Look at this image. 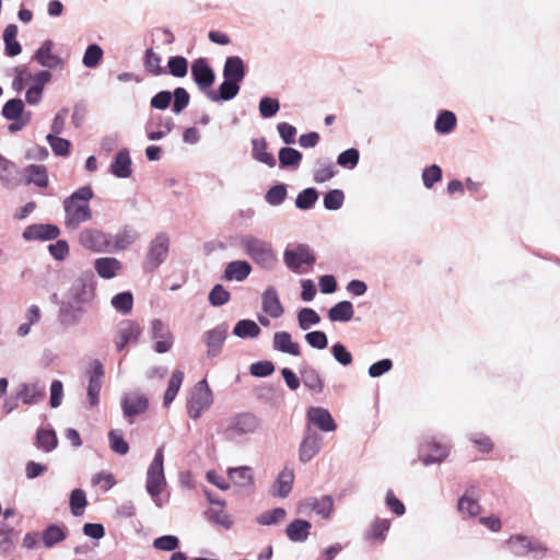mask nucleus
<instances>
[{
    "label": "nucleus",
    "mask_w": 560,
    "mask_h": 560,
    "mask_svg": "<svg viewBox=\"0 0 560 560\" xmlns=\"http://www.w3.org/2000/svg\"><path fill=\"white\" fill-rule=\"evenodd\" d=\"M261 425L262 421L258 416L243 411L228 418L219 433L224 441L242 445L247 443L249 436L256 434Z\"/></svg>",
    "instance_id": "1"
},
{
    "label": "nucleus",
    "mask_w": 560,
    "mask_h": 560,
    "mask_svg": "<svg viewBox=\"0 0 560 560\" xmlns=\"http://www.w3.org/2000/svg\"><path fill=\"white\" fill-rule=\"evenodd\" d=\"M93 195L90 186H83L63 200L65 225L68 230H77L82 223L92 219L89 201Z\"/></svg>",
    "instance_id": "2"
},
{
    "label": "nucleus",
    "mask_w": 560,
    "mask_h": 560,
    "mask_svg": "<svg viewBox=\"0 0 560 560\" xmlns=\"http://www.w3.org/2000/svg\"><path fill=\"white\" fill-rule=\"evenodd\" d=\"M240 245L244 253L260 268L272 270L277 262V256L272 244L252 234L240 237Z\"/></svg>",
    "instance_id": "3"
},
{
    "label": "nucleus",
    "mask_w": 560,
    "mask_h": 560,
    "mask_svg": "<svg viewBox=\"0 0 560 560\" xmlns=\"http://www.w3.org/2000/svg\"><path fill=\"white\" fill-rule=\"evenodd\" d=\"M167 481L164 474V445L160 446L150 463L145 474V490L155 506L162 508L164 501L161 498Z\"/></svg>",
    "instance_id": "4"
},
{
    "label": "nucleus",
    "mask_w": 560,
    "mask_h": 560,
    "mask_svg": "<svg viewBox=\"0 0 560 560\" xmlns=\"http://www.w3.org/2000/svg\"><path fill=\"white\" fill-rule=\"evenodd\" d=\"M505 545L514 556H529L533 560H541L548 552V547L538 538L522 534L510 536Z\"/></svg>",
    "instance_id": "5"
},
{
    "label": "nucleus",
    "mask_w": 560,
    "mask_h": 560,
    "mask_svg": "<svg viewBox=\"0 0 560 560\" xmlns=\"http://www.w3.org/2000/svg\"><path fill=\"white\" fill-rule=\"evenodd\" d=\"M96 279L91 271H84L78 276L68 291V299L82 305L90 304L95 299Z\"/></svg>",
    "instance_id": "6"
},
{
    "label": "nucleus",
    "mask_w": 560,
    "mask_h": 560,
    "mask_svg": "<svg viewBox=\"0 0 560 560\" xmlns=\"http://www.w3.org/2000/svg\"><path fill=\"white\" fill-rule=\"evenodd\" d=\"M213 402L212 392L203 378L191 389L187 398V413L191 419H199L202 411L210 408Z\"/></svg>",
    "instance_id": "7"
},
{
    "label": "nucleus",
    "mask_w": 560,
    "mask_h": 560,
    "mask_svg": "<svg viewBox=\"0 0 560 560\" xmlns=\"http://www.w3.org/2000/svg\"><path fill=\"white\" fill-rule=\"evenodd\" d=\"M170 250V237L165 232H160L150 242L149 249L143 264L145 271H153L159 268L167 258Z\"/></svg>",
    "instance_id": "8"
},
{
    "label": "nucleus",
    "mask_w": 560,
    "mask_h": 560,
    "mask_svg": "<svg viewBox=\"0 0 560 560\" xmlns=\"http://www.w3.org/2000/svg\"><path fill=\"white\" fill-rule=\"evenodd\" d=\"M112 238V234L93 228L84 229L79 234L80 245L94 253H113Z\"/></svg>",
    "instance_id": "9"
},
{
    "label": "nucleus",
    "mask_w": 560,
    "mask_h": 560,
    "mask_svg": "<svg viewBox=\"0 0 560 560\" xmlns=\"http://www.w3.org/2000/svg\"><path fill=\"white\" fill-rule=\"evenodd\" d=\"M120 407L124 418L129 424H132L136 417L148 410L149 399L144 394L138 390L128 392L122 395Z\"/></svg>",
    "instance_id": "10"
},
{
    "label": "nucleus",
    "mask_w": 560,
    "mask_h": 560,
    "mask_svg": "<svg viewBox=\"0 0 560 560\" xmlns=\"http://www.w3.org/2000/svg\"><path fill=\"white\" fill-rule=\"evenodd\" d=\"M451 452V445L441 443L434 438L422 443L419 451V459L425 465L442 463L447 458Z\"/></svg>",
    "instance_id": "11"
},
{
    "label": "nucleus",
    "mask_w": 560,
    "mask_h": 560,
    "mask_svg": "<svg viewBox=\"0 0 560 560\" xmlns=\"http://www.w3.org/2000/svg\"><path fill=\"white\" fill-rule=\"evenodd\" d=\"M142 329L140 325L130 319H124L117 325L114 343L117 352L124 351L128 345H137L139 342Z\"/></svg>",
    "instance_id": "12"
},
{
    "label": "nucleus",
    "mask_w": 560,
    "mask_h": 560,
    "mask_svg": "<svg viewBox=\"0 0 560 560\" xmlns=\"http://www.w3.org/2000/svg\"><path fill=\"white\" fill-rule=\"evenodd\" d=\"M149 336L152 340H155L153 350L156 353L168 352L174 343L173 334L167 324L159 318H154L150 322Z\"/></svg>",
    "instance_id": "13"
},
{
    "label": "nucleus",
    "mask_w": 560,
    "mask_h": 560,
    "mask_svg": "<svg viewBox=\"0 0 560 560\" xmlns=\"http://www.w3.org/2000/svg\"><path fill=\"white\" fill-rule=\"evenodd\" d=\"M315 260L314 252L307 244H299L295 248H287L283 253L285 266L295 273L300 272L302 265L312 266Z\"/></svg>",
    "instance_id": "14"
},
{
    "label": "nucleus",
    "mask_w": 560,
    "mask_h": 560,
    "mask_svg": "<svg viewBox=\"0 0 560 560\" xmlns=\"http://www.w3.org/2000/svg\"><path fill=\"white\" fill-rule=\"evenodd\" d=\"M85 313L86 310L82 304L67 299L59 305L58 322L63 328H71L81 323Z\"/></svg>",
    "instance_id": "15"
},
{
    "label": "nucleus",
    "mask_w": 560,
    "mask_h": 560,
    "mask_svg": "<svg viewBox=\"0 0 560 560\" xmlns=\"http://www.w3.org/2000/svg\"><path fill=\"white\" fill-rule=\"evenodd\" d=\"M191 77L200 91L207 92L215 81V74L207 58L200 57L191 65Z\"/></svg>",
    "instance_id": "16"
},
{
    "label": "nucleus",
    "mask_w": 560,
    "mask_h": 560,
    "mask_svg": "<svg viewBox=\"0 0 560 560\" xmlns=\"http://www.w3.org/2000/svg\"><path fill=\"white\" fill-rule=\"evenodd\" d=\"M322 446L323 436L311 427H307L299 447L300 462L308 463L312 460L320 452Z\"/></svg>",
    "instance_id": "17"
},
{
    "label": "nucleus",
    "mask_w": 560,
    "mask_h": 560,
    "mask_svg": "<svg viewBox=\"0 0 560 560\" xmlns=\"http://www.w3.org/2000/svg\"><path fill=\"white\" fill-rule=\"evenodd\" d=\"M316 427L323 432H334L337 424L330 412L323 407H310L306 411V428Z\"/></svg>",
    "instance_id": "18"
},
{
    "label": "nucleus",
    "mask_w": 560,
    "mask_h": 560,
    "mask_svg": "<svg viewBox=\"0 0 560 560\" xmlns=\"http://www.w3.org/2000/svg\"><path fill=\"white\" fill-rule=\"evenodd\" d=\"M60 235V229L51 223H34L25 228L22 236L25 241H52Z\"/></svg>",
    "instance_id": "19"
},
{
    "label": "nucleus",
    "mask_w": 560,
    "mask_h": 560,
    "mask_svg": "<svg viewBox=\"0 0 560 560\" xmlns=\"http://www.w3.org/2000/svg\"><path fill=\"white\" fill-rule=\"evenodd\" d=\"M0 183L7 189H15L22 184L18 165L0 154Z\"/></svg>",
    "instance_id": "20"
},
{
    "label": "nucleus",
    "mask_w": 560,
    "mask_h": 560,
    "mask_svg": "<svg viewBox=\"0 0 560 560\" xmlns=\"http://www.w3.org/2000/svg\"><path fill=\"white\" fill-rule=\"evenodd\" d=\"M228 336V325L221 324L213 329L207 330L202 338L206 342L208 357L214 358L220 354Z\"/></svg>",
    "instance_id": "21"
},
{
    "label": "nucleus",
    "mask_w": 560,
    "mask_h": 560,
    "mask_svg": "<svg viewBox=\"0 0 560 560\" xmlns=\"http://www.w3.org/2000/svg\"><path fill=\"white\" fill-rule=\"evenodd\" d=\"M103 375V364L98 360H95L92 364L88 384V400L90 407H96L100 404V393L102 388Z\"/></svg>",
    "instance_id": "22"
},
{
    "label": "nucleus",
    "mask_w": 560,
    "mask_h": 560,
    "mask_svg": "<svg viewBox=\"0 0 560 560\" xmlns=\"http://www.w3.org/2000/svg\"><path fill=\"white\" fill-rule=\"evenodd\" d=\"M54 46L55 44L51 39L44 40L39 48L35 51L33 60L47 69L61 67L63 61L58 55L52 54Z\"/></svg>",
    "instance_id": "23"
},
{
    "label": "nucleus",
    "mask_w": 560,
    "mask_h": 560,
    "mask_svg": "<svg viewBox=\"0 0 560 560\" xmlns=\"http://www.w3.org/2000/svg\"><path fill=\"white\" fill-rule=\"evenodd\" d=\"M262 311L272 318L282 316L284 310L280 302L278 291L275 287L269 285L261 295Z\"/></svg>",
    "instance_id": "24"
},
{
    "label": "nucleus",
    "mask_w": 560,
    "mask_h": 560,
    "mask_svg": "<svg viewBox=\"0 0 560 560\" xmlns=\"http://www.w3.org/2000/svg\"><path fill=\"white\" fill-rule=\"evenodd\" d=\"M299 373L303 385L316 394L324 392V381L319 372L312 365L303 363L299 366Z\"/></svg>",
    "instance_id": "25"
},
{
    "label": "nucleus",
    "mask_w": 560,
    "mask_h": 560,
    "mask_svg": "<svg viewBox=\"0 0 560 560\" xmlns=\"http://www.w3.org/2000/svg\"><path fill=\"white\" fill-rule=\"evenodd\" d=\"M110 173L117 178H129L132 174V162L128 149H121L110 164Z\"/></svg>",
    "instance_id": "26"
},
{
    "label": "nucleus",
    "mask_w": 560,
    "mask_h": 560,
    "mask_svg": "<svg viewBox=\"0 0 560 560\" xmlns=\"http://www.w3.org/2000/svg\"><path fill=\"white\" fill-rule=\"evenodd\" d=\"M16 394L24 405H36L43 401L46 396L45 388L39 386L37 382L22 383Z\"/></svg>",
    "instance_id": "27"
},
{
    "label": "nucleus",
    "mask_w": 560,
    "mask_h": 560,
    "mask_svg": "<svg viewBox=\"0 0 560 560\" xmlns=\"http://www.w3.org/2000/svg\"><path fill=\"white\" fill-rule=\"evenodd\" d=\"M19 533L5 522H0V556H11L16 547Z\"/></svg>",
    "instance_id": "28"
},
{
    "label": "nucleus",
    "mask_w": 560,
    "mask_h": 560,
    "mask_svg": "<svg viewBox=\"0 0 560 560\" xmlns=\"http://www.w3.org/2000/svg\"><path fill=\"white\" fill-rule=\"evenodd\" d=\"M252 144V158L259 163L267 165L270 168H273L277 164V160L272 153L267 151L268 144L267 140L261 138H253L250 140Z\"/></svg>",
    "instance_id": "29"
},
{
    "label": "nucleus",
    "mask_w": 560,
    "mask_h": 560,
    "mask_svg": "<svg viewBox=\"0 0 560 560\" xmlns=\"http://www.w3.org/2000/svg\"><path fill=\"white\" fill-rule=\"evenodd\" d=\"M241 83L226 79L219 85L218 92L209 90L207 97L212 102H226L233 100L240 92Z\"/></svg>",
    "instance_id": "30"
},
{
    "label": "nucleus",
    "mask_w": 560,
    "mask_h": 560,
    "mask_svg": "<svg viewBox=\"0 0 560 560\" xmlns=\"http://www.w3.org/2000/svg\"><path fill=\"white\" fill-rule=\"evenodd\" d=\"M246 75L245 63L238 56H230L223 66V79L241 83Z\"/></svg>",
    "instance_id": "31"
},
{
    "label": "nucleus",
    "mask_w": 560,
    "mask_h": 560,
    "mask_svg": "<svg viewBox=\"0 0 560 560\" xmlns=\"http://www.w3.org/2000/svg\"><path fill=\"white\" fill-rule=\"evenodd\" d=\"M253 268L246 260H234L225 266L222 278L225 281H244L252 272Z\"/></svg>",
    "instance_id": "32"
},
{
    "label": "nucleus",
    "mask_w": 560,
    "mask_h": 560,
    "mask_svg": "<svg viewBox=\"0 0 560 560\" xmlns=\"http://www.w3.org/2000/svg\"><path fill=\"white\" fill-rule=\"evenodd\" d=\"M22 173L25 184H34L40 188L48 186L49 179L46 166L39 164H31L24 167Z\"/></svg>",
    "instance_id": "33"
},
{
    "label": "nucleus",
    "mask_w": 560,
    "mask_h": 560,
    "mask_svg": "<svg viewBox=\"0 0 560 560\" xmlns=\"http://www.w3.org/2000/svg\"><path fill=\"white\" fill-rule=\"evenodd\" d=\"M122 264L115 257H100L94 260V269L103 279H113L121 270Z\"/></svg>",
    "instance_id": "34"
},
{
    "label": "nucleus",
    "mask_w": 560,
    "mask_h": 560,
    "mask_svg": "<svg viewBox=\"0 0 560 560\" xmlns=\"http://www.w3.org/2000/svg\"><path fill=\"white\" fill-rule=\"evenodd\" d=\"M272 346L276 351L298 357L301 354L300 345L292 340L288 331H277L273 335Z\"/></svg>",
    "instance_id": "35"
},
{
    "label": "nucleus",
    "mask_w": 560,
    "mask_h": 560,
    "mask_svg": "<svg viewBox=\"0 0 560 560\" xmlns=\"http://www.w3.org/2000/svg\"><path fill=\"white\" fill-rule=\"evenodd\" d=\"M138 237L139 234L133 228H131L130 225H125L112 238L113 252L127 249L138 240Z\"/></svg>",
    "instance_id": "36"
},
{
    "label": "nucleus",
    "mask_w": 560,
    "mask_h": 560,
    "mask_svg": "<svg viewBox=\"0 0 560 560\" xmlns=\"http://www.w3.org/2000/svg\"><path fill=\"white\" fill-rule=\"evenodd\" d=\"M312 524L302 518H295L285 528V534L291 541L303 542L310 536Z\"/></svg>",
    "instance_id": "37"
},
{
    "label": "nucleus",
    "mask_w": 560,
    "mask_h": 560,
    "mask_svg": "<svg viewBox=\"0 0 560 560\" xmlns=\"http://www.w3.org/2000/svg\"><path fill=\"white\" fill-rule=\"evenodd\" d=\"M336 173L335 165L329 158H318L314 164L313 180L316 184H323L331 179Z\"/></svg>",
    "instance_id": "38"
},
{
    "label": "nucleus",
    "mask_w": 560,
    "mask_h": 560,
    "mask_svg": "<svg viewBox=\"0 0 560 560\" xmlns=\"http://www.w3.org/2000/svg\"><path fill=\"white\" fill-rule=\"evenodd\" d=\"M294 481V471L285 467L279 475L272 487V495L279 498H287L292 490Z\"/></svg>",
    "instance_id": "39"
},
{
    "label": "nucleus",
    "mask_w": 560,
    "mask_h": 560,
    "mask_svg": "<svg viewBox=\"0 0 560 560\" xmlns=\"http://www.w3.org/2000/svg\"><path fill=\"white\" fill-rule=\"evenodd\" d=\"M302 159L303 154L290 145L281 148L278 152L280 168L298 170Z\"/></svg>",
    "instance_id": "40"
},
{
    "label": "nucleus",
    "mask_w": 560,
    "mask_h": 560,
    "mask_svg": "<svg viewBox=\"0 0 560 560\" xmlns=\"http://www.w3.org/2000/svg\"><path fill=\"white\" fill-rule=\"evenodd\" d=\"M228 476L236 487L249 488L254 486L253 469L248 466L229 468Z\"/></svg>",
    "instance_id": "41"
},
{
    "label": "nucleus",
    "mask_w": 560,
    "mask_h": 560,
    "mask_svg": "<svg viewBox=\"0 0 560 560\" xmlns=\"http://www.w3.org/2000/svg\"><path fill=\"white\" fill-rule=\"evenodd\" d=\"M390 528V521L387 518H376L365 530L364 539L370 541L383 542L386 539L387 532Z\"/></svg>",
    "instance_id": "42"
},
{
    "label": "nucleus",
    "mask_w": 560,
    "mask_h": 560,
    "mask_svg": "<svg viewBox=\"0 0 560 560\" xmlns=\"http://www.w3.org/2000/svg\"><path fill=\"white\" fill-rule=\"evenodd\" d=\"M476 489L477 487L471 485L467 488L465 494L459 498L457 509L462 514H467L468 516H476L479 514L480 505L478 501L471 497Z\"/></svg>",
    "instance_id": "43"
},
{
    "label": "nucleus",
    "mask_w": 560,
    "mask_h": 560,
    "mask_svg": "<svg viewBox=\"0 0 560 560\" xmlns=\"http://www.w3.org/2000/svg\"><path fill=\"white\" fill-rule=\"evenodd\" d=\"M354 314L353 305L350 301H340L328 310V318L330 322H349Z\"/></svg>",
    "instance_id": "44"
},
{
    "label": "nucleus",
    "mask_w": 560,
    "mask_h": 560,
    "mask_svg": "<svg viewBox=\"0 0 560 560\" xmlns=\"http://www.w3.org/2000/svg\"><path fill=\"white\" fill-rule=\"evenodd\" d=\"M18 26L15 24H9L3 31L4 51L9 57H15L21 54L22 46L16 40Z\"/></svg>",
    "instance_id": "45"
},
{
    "label": "nucleus",
    "mask_w": 560,
    "mask_h": 560,
    "mask_svg": "<svg viewBox=\"0 0 560 560\" xmlns=\"http://www.w3.org/2000/svg\"><path fill=\"white\" fill-rule=\"evenodd\" d=\"M36 446L44 452H51L58 445L57 434L54 429L39 428L36 432Z\"/></svg>",
    "instance_id": "46"
},
{
    "label": "nucleus",
    "mask_w": 560,
    "mask_h": 560,
    "mask_svg": "<svg viewBox=\"0 0 560 560\" xmlns=\"http://www.w3.org/2000/svg\"><path fill=\"white\" fill-rule=\"evenodd\" d=\"M184 380V372L180 370H175L172 373V376L168 381L167 388L164 394L163 398V406L168 407L175 399L176 395L179 392V388L182 386Z\"/></svg>",
    "instance_id": "47"
},
{
    "label": "nucleus",
    "mask_w": 560,
    "mask_h": 560,
    "mask_svg": "<svg viewBox=\"0 0 560 560\" xmlns=\"http://www.w3.org/2000/svg\"><path fill=\"white\" fill-rule=\"evenodd\" d=\"M205 517L209 523L218 525L223 529H230L233 525L232 516L224 512L222 508H209L205 511Z\"/></svg>",
    "instance_id": "48"
},
{
    "label": "nucleus",
    "mask_w": 560,
    "mask_h": 560,
    "mask_svg": "<svg viewBox=\"0 0 560 560\" xmlns=\"http://www.w3.org/2000/svg\"><path fill=\"white\" fill-rule=\"evenodd\" d=\"M456 122L457 119L455 114L451 110L444 109L439 113L434 122V128L438 133L447 135L455 129Z\"/></svg>",
    "instance_id": "49"
},
{
    "label": "nucleus",
    "mask_w": 560,
    "mask_h": 560,
    "mask_svg": "<svg viewBox=\"0 0 560 560\" xmlns=\"http://www.w3.org/2000/svg\"><path fill=\"white\" fill-rule=\"evenodd\" d=\"M310 508L324 520H328L334 511V499L329 494L320 498H313Z\"/></svg>",
    "instance_id": "50"
},
{
    "label": "nucleus",
    "mask_w": 560,
    "mask_h": 560,
    "mask_svg": "<svg viewBox=\"0 0 560 560\" xmlns=\"http://www.w3.org/2000/svg\"><path fill=\"white\" fill-rule=\"evenodd\" d=\"M161 56L154 52L152 48H148L144 51L143 66L150 74L154 77L166 74V70L161 66Z\"/></svg>",
    "instance_id": "51"
},
{
    "label": "nucleus",
    "mask_w": 560,
    "mask_h": 560,
    "mask_svg": "<svg viewBox=\"0 0 560 560\" xmlns=\"http://www.w3.org/2000/svg\"><path fill=\"white\" fill-rule=\"evenodd\" d=\"M43 544L46 548H51L58 542L67 538V534L62 527L57 524L47 526L42 534Z\"/></svg>",
    "instance_id": "52"
},
{
    "label": "nucleus",
    "mask_w": 560,
    "mask_h": 560,
    "mask_svg": "<svg viewBox=\"0 0 560 560\" xmlns=\"http://www.w3.org/2000/svg\"><path fill=\"white\" fill-rule=\"evenodd\" d=\"M260 331V327L252 319H241L233 328V334L242 339L256 338Z\"/></svg>",
    "instance_id": "53"
},
{
    "label": "nucleus",
    "mask_w": 560,
    "mask_h": 560,
    "mask_svg": "<svg viewBox=\"0 0 560 560\" xmlns=\"http://www.w3.org/2000/svg\"><path fill=\"white\" fill-rule=\"evenodd\" d=\"M110 305L121 315H127L133 307V295L130 291H124L115 294L110 300Z\"/></svg>",
    "instance_id": "54"
},
{
    "label": "nucleus",
    "mask_w": 560,
    "mask_h": 560,
    "mask_svg": "<svg viewBox=\"0 0 560 560\" xmlns=\"http://www.w3.org/2000/svg\"><path fill=\"white\" fill-rule=\"evenodd\" d=\"M319 194L316 188H305L296 196L295 207L300 210H310L315 206Z\"/></svg>",
    "instance_id": "55"
},
{
    "label": "nucleus",
    "mask_w": 560,
    "mask_h": 560,
    "mask_svg": "<svg viewBox=\"0 0 560 560\" xmlns=\"http://www.w3.org/2000/svg\"><path fill=\"white\" fill-rule=\"evenodd\" d=\"M175 78H184L188 73V60L183 56H172L167 60L166 73Z\"/></svg>",
    "instance_id": "56"
},
{
    "label": "nucleus",
    "mask_w": 560,
    "mask_h": 560,
    "mask_svg": "<svg viewBox=\"0 0 560 560\" xmlns=\"http://www.w3.org/2000/svg\"><path fill=\"white\" fill-rule=\"evenodd\" d=\"M288 195L287 185L285 184H277L271 186L267 192L265 194V201L272 206L277 207L283 203Z\"/></svg>",
    "instance_id": "57"
},
{
    "label": "nucleus",
    "mask_w": 560,
    "mask_h": 560,
    "mask_svg": "<svg viewBox=\"0 0 560 560\" xmlns=\"http://www.w3.org/2000/svg\"><path fill=\"white\" fill-rule=\"evenodd\" d=\"M299 327L302 330H308L312 326L320 323V316L317 312L310 307L301 308L298 313Z\"/></svg>",
    "instance_id": "58"
},
{
    "label": "nucleus",
    "mask_w": 560,
    "mask_h": 560,
    "mask_svg": "<svg viewBox=\"0 0 560 560\" xmlns=\"http://www.w3.org/2000/svg\"><path fill=\"white\" fill-rule=\"evenodd\" d=\"M108 442L110 450L120 456L126 455L129 452V444L124 439L120 430H110L108 432Z\"/></svg>",
    "instance_id": "59"
},
{
    "label": "nucleus",
    "mask_w": 560,
    "mask_h": 560,
    "mask_svg": "<svg viewBox=\"0 0 560 560\" xmlns=\"http://www.w3.org/2000/svg\"><path fill=\"white\" fill-rule=\"evenodd\" d=\"M25 108L21 98H11L2 107L1 115L7 120H18Z\"/></svg>",
    "instance_id": "60"
},
{
    "label": "nucleus",
    "mask_w": 560,
    "mask_h": 560,
    "mask_svg": "<svg viewBox=\"0 0 560 560\" xmlns=\"http://www.w3.org/2000/svg\"><path fill=\"white\" fill-rule=\"evenodd\" d=\"M104 51L97 44H91L86 47L82 58V62L86 68L93 69L98 66L103 58Z\"/></svg>",
    "instance_id": "61"
},
{
    "label": "nucleus",
    "mask_w": 560,
    "mask_h": 560,
    "mask_svg": "<svg viewBox=\"0 0 560 560\" xmlns=\"http://www.w3.org/2000/svg\"><path fill=\"white\" fill-rule=\"evenodd\" d=\"M46 141L50 145L55 155L65 158L70 154L71 143L69 140L55 135H47Z\"/></svg>",
    "instance_id": "62"
},
{
    "label": "nucleus",
    "mask_w": 560,
    "mask_h": 560,
    "mask_svg": "<svg viewBox=\"0 0 560 560\" xmlns=\"http://www.w3.org/2000/svg\"><path fill=\"white\" fill-rule=\"evenodd\" d=\"M285 510L283 508H275L259 514L256 518L257 523L264 526L276 525L285 517Z\"/></svg>",
    "instance_id": "63"
},
{
    "label": "nucleus",
    "mask_w": 560,
    "mask_h": 560,
    "mask_svg": "<svg viewBox=\"0 0 560 560\" xmlns=\"http://www.w3.org/2000/svg\"><path fill=\"white\" fill-rule=\"evenodd\" d=\"M345 201V194L341 189H331L324 195V208L329 211L340 209Z\"/></svg>",
    "instance_id": "64"
}]
</instances>
